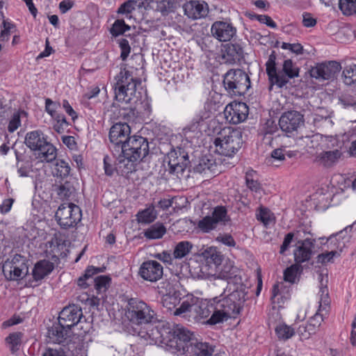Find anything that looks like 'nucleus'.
<instances>
[{
    "label": "nucleus",
    "mask_w": 356,
    "mask_h": 356,
    "mask_svg": "<svg viewBox=\"0 0 356 356\" xmlns=\"http://www.w3.org/2000/svg\"><path fill=\"white\" fill-rule=\"evenodd\" d=\"M351 226L346 227L343 230L340 231L336 234H332L327 239L326 241L322 242L324 245H327L328 249L336 250L339 252V254H341L342 250L345 247V241L344 238V233H347L348 229H351Z\"/></svg>",
    "instance_id": "bb28decb"
},
{
    "label": "nucleus",
    "mask_w": 356,
    "mask_h": 356,
    "mask_svg": "<svg viewBox=\"0 0 356 356\" xmlns=\"http://www.w3.org/2000/svg\"><path fill=\"white\" fill-rule=\"evenodd\" d=\"M339 252L336 250H332L330 252L321 253L317 257V262L324 264L333 261L334 257H339Z\"/></svg>",
    "instance_id": "79ce46f5"
},
{
    "label": "nucleus",
    "mask_w": 356,
    "mask_h": 356,
    "mask_svg": "<svg viewBox=\"0 0 356 356\" xmlns=\"http://www.w3.org/2000/svg\"><path fill=\"white\" fill-rule=\"evenodd\" d=\"M136 4L137 1L136 0H129L118 8V13L126 15L127 18H131V14L136 10Z\"/></svg>",
    "instance_id": "ea45409f"
},
{
    "label": "nucleus",
    "mask_w": 356,
    "mask_h": 356,
    "mask_svg": "<svg viewBox=\"0 0 356 356\" xmlns=\"http://www.w3.org/2000/svg\"><path fill=\"white\" fill-rule=\"evenodd\" d=\"M281 48L288 49L296 55H302L304 52L303 47L300 43H289L284 42L281 44Z\"/></svg>",
    "instance_id": "09e8293b"
},
{
    "label": "nucleus",
    "mask_w": 356,
    "mask_h": 356,
    "mask_svg": "<svg viewBox=\"0 0 356 356\" xmlns=\"http://www.w3.org/2000/svg\"><path fill=\"white\" fill-rule=\"evenodd\" d=\"M341 69L337 61H329L317 64L310 70V75L319 81L332 80Z\"/></svg>",
    "instance_id": "2eb2a0df"
},
{
    "label": "nucleus",
    "mask_w": 356,
    "mask_h": 356,
    "mask_svg": "<svg viewBox=\"0 0 356 356\" xmlns=\"http://www.w3.org/2000/svg\"><path fill=\"white\" fill-rule=\"evenodd\" d=\"M257 19L261 23L265 24L270 28L275 29L277 27L276 23L268 15H257Z\"/></svg>",
    "instance_id": "0e129e2a"
},
{
    "label": "nucleus",
    "mask_w": 356,
    "mask_h": 356,
    "mask_svg": "<svg viewBox=\"0 0 356 356\" xmlns=\"http://www.w3.org/2000/svg\"><path fill=\"white\" fill-rule=\"evenodd\" d=\"M302 24L305 27H313L316 24V19L309 13L302 15Z\"/></svg>",
    "instance_id": "680f3d73"
},
{
    "label": "nucleus",
    "mask_w": 356,
    "mask_h": 356,
    "mask_svg": "<svg viewBox=\"0 0 356 356\" xmlns=\"http://www.w3.org/2000/svg\"><path fill=\"white\" fill-rule=\"evenodd\" d=\"M130 29V26L126 24L123 19H116L110 29V33L113 37H118Z\"/></svg>",
    "instance_id": "e433bc0d"
},
{
    "label": "nucleus",
    "mask_w": 356,
    "mask_h": 356,
    "mask_svg": "<svg viewBox=\"0 0 356 356\" xmlns=\"http://www.w3.org/2000/svg\"><path fill=\"white\" fill-rule=\"evenodd\" d=\"M339 6L345 15L356 14V0H339Z\"/></svg>",
    "instance_id": "4c0bfd02"
},
{
    "label": "nucleus",
    "mask_w": 356,
    "mask_h": 356,
    "mask_svg": "<svg viewBox=\"0 0 356 356\" xmlns=\"http://www.w3.org/2000/svg\"><path fill=\"white\" fill-rule=\"evenodd\" d=\"M140 83V79L133 76L126 65H121L113 85L115 99L122 104L130 103L135 97L137 86Z\"/></svg>",
    "instance_id": "423d86ee"
},
{
    "label": "nucleus",
    "mask_w": 356,
    "mask_h": 356,
    "mask_svg": "<svg viewBox=\"0 0 356 356\" xmlns=\"http://www.w3.org/2000/svg\"><path fill=\"white\" fill-rule=\"evenodd\" d=\"M58 224L67 229L74 226L81 218L80 208L73 203L62 204L56 213Z\"/></svg>",
    "instance_id": "9b49d317"
},
{
    "label": "nucleus",
    "mask_w": 356,
    "mask_h": 356,
    "mask_svg": "<svg viewBox=\"0 0 356 356\" xmlns=\"http://www.w3.org/2000/svg\"><path fill=\"white\" fill-rule=\"evenodd\" d=\"M63 107L65 109V112L71 116L72 119L74 120L76 118V113L72 108V107L70 106L69 102L67 100L63 101Z\"/></svg>",
    "instance_id": "774afa93"
},
{
    "label": "nucleus",
    "mask_w": 356,
    "mask_h": 356,
    "mask_svg": "<svg viewBox=\"0 0 356 356\" xmlns=\"http://www.w3.org/2000/svg\"><path fill=\"white\" fill-rule=\"evenodd\" d=\"M149 152V143L147 138L133 135L122 145V149L117 156V165H119V168H122L124 165L131 170L133 164L143 161L148 155Z\"/></svg>",
    "instance_id": "7ed1b4c3"
},
{
    "label": "nucleus",
    "mask_w": 356,
    "mask_h": 356,
    "mask_svg": "<svg viewBox=\"0 0 356 356\" xmlns=\"http://www.w3.org/2000/svg\"><path fill=\"white\" fill-rule=\"evenodd\" d=\"M166 232V228L162 223H155L147 229L144 236L149 239H159L163 237Z\"/></svg>",
    "instance_id": "7c9ffc66"
},
{
    "label": "nucleus",
    "mask_w": 356,
    "mask_h": 356,
    "mask_svg": "<svg viewBox=\"0 0 356 356\" xmlns=\"http://www.w3.org/2000/svg\"><path fill=\"white\" fill-rule=\"evenodd\" d=\"M318 349L322 356H337L338 355V351L336 349L327 347L325 343L318 347Z\"/></svg>",
    "instance_id": "13d9d810"
},
{
    "label": "nucleus",
    "mask_w": 356,
    "mask_h": 356,
    "mask_svg": "<svg viewBox=\"0 0 356 356\" xmlns=\"http://www.w3.org/2000/svg\"><path fill=\"white\" fill-rule=\"evenodd\" d=\"M127 315L129 321L136 325H148L156 319V313L151 307L137 298L129 300Z\"/></svg>",
    "instance_id": "6e6552de"
},
{
    "label": "nucleus",
    "mask_w": 356,
    "mask_h": 356,
    "mask_svg": "<svg viewBox=\"0 0 356 356\" xmlns=\"http://www.w3.org/2000/svg\"><path fill=\"white\" fill-rule=\"evenodd\" d=\"M70 166L64 160H58L56 163L54 173L56 177L65 178L70 175Z\"/></svg>",
    "instance_id": "c9c22d12"
},
{
    "label": "nucleus",
    "mask_w": 356,
    "mask_h": 356,
    "mask_svg": "<svg viewBox=\"0 0 356 356\" xmlns=\"http://www.w3.org/2000/svg\"><path fill=\"white\" fill-rule=\"evenodd\" d=\"M229 276L214 278L213 286L219 288L220 296L199 302L191 298L184 300L174 314L182 316L191 323L216 325L236 318L246 300L248 289L242 283L228 282Z\"/></svg>",
    "instance_id": "f257e3e1"
},
{
    "label": "nucleus",
    "mask_w": 356,
    "mask_h": 356,
    "mask_svg": "<svg viewBox=\"0 0 356 356\" xmlns=\"http://www.w3.org/2000/svg\"><path fill=\"white\" fill-rule=\"evenodd\" d=\"M119 46L121 50L120 58L122 60H125L131 51V47L129 42L126 39H121L119 40Z\"/></svg>",
    "instance_id": "603ef678"
},
{
    "label": "nucleus",
    "mask_w": 356,
    "mask_h": 356,
    "mask_svg": "<svg viewBox=\"0 0 356 356\" xmlns=\"http://www.w3.org/2000/svg\"><path fill=\"white\" fill-rule=\"evenodd\" d=\"M157 211L155 210L154 207L151 204L145 209L138 211L136 217L139 223L149 224L154 221L157 217Z\"/></svg>",
    "instance_id": "c85d7f7f"
},
{
    "label": "nucleus",
    "mask_w": 356,
    "mask_h": 356,
    "mask_svg": "<svg viewBox=\"0 0 356 356\" xmlns=\"http://www.w3.org/2000/svg\"><path fill=\"white\" fill-rule=\"evenodd\" d=\"M299 266L297 264L291 265L287 268L284 272V280L291 283H294L296 280Z\"/></svg>",
    "instance_id": "37998d69"
},
{
    "label": "nucleus",
    "mask_w": 356,
    "mask_h": 356,
    "mask_svg": "<svg viewBox=\"0 0 356 356\" xmlns=\"http://www.w3.org/2000/svg\"><path fill=\"white\" fill-rule=\"evenodd\" d=\"M275 61L276 55L275 51H273L266 63V70L270 83L269 90H272L273 86L282 88L290 79L299 76L300 68L291 59H286L283 62L280 72L277 71Z\"/></svg>",
    "instance_id": "20e7f679"
},
{
    "label": "nucleus",
    "mask_w": 356,
    "mask_h": 356,
    "mask_svg": "<svg viewBox=\"0 0 356 356\" xmlns=\"http://www.w3.org/2000/svg\"><path fill=\"white\" fill-rule=\"evenodd\" d=\"M229 220L227 210L224 207H216L212 212V216L204 217L197 223V227L204 233H208L216 229L219 223L225 224Z\"/></svg>",
    "instance_id": "4468645a"
},
{
    "label": "nucleus",
    "mask_w": 356,
    "mask_h": 356,
    "mask_svg": "<svg viewBox=\"0 0 356 356\" xmlns=\"http://www.w3.org/2000/svg\"><path fill=\"white\" fill-rule=\"evenodd\" d=\"M111 147L114 156H117L122 149V145L131 138V127L126 123L118 122L113 124L109 131Z\"/></svg>",
    "instance_id": "ddd939ff"
},
{
    "label": "nucleus",
    "mask_w": 356,
    "mask_h": 356,
    "mask_svg": "<svg viewBox=\"0 0 356 356\" xmlns=\"http://www.w3.org/2000/svg\"><path fill=\"white\" fill-rule=\"evenodd\" d=\"M212 35L221 42L229 41L236 33V29L232 24L218 21L214 22L211 29Z\"/></svg>",
    "instance_id": "4be33fe9"
},
{
    "label": "nucleus",
    "mask_w": 356,
    "mask_h": 356,
    "mask_svg": "<svg viewBox=\"0 0 356 356\" xmlns=\"http://www.w3.org/2000/svg\"><path fill=\"white\" fill-rule=\"evenodd\" d=\"M339 102L345 108L356 106V95L344 94L339 97Z\"/></svg>",
    "instance_id": "de8ad7c7"
},
{
    "label": "nucleus",
    "mask_w": 356,
    "mask_h": 356,
    "mask_svg": "<svg viewBox=\"0 0 356 356\" xmlns=\"http://www.w3.org/2000/svg\"><path fill=\"white\" fill-rule=\"evenodd\" d=\"M181 6V0H161L156 2V10L163 15L174 13Z\"/></svg>",
    "instance_id": "c756f323"
},
{
    "label": "nucleus",
    "mask_w": 356,
    "mask_h": 356,
    "mask_svg": "<svg viewBox=\"0 0 356 356\" xmlns=\"http://www.w3.org/2000/svg\"><path fill=\"white\" fill-rule=\"evenodd\" d=\"M225 53L231 57V60L235 61L239 60L243 50L238 44H229L225 48Z\"/></svg>",
    "instance_id": "a19ab883"
},
{
    "label": "nucleus",
    "mask_w": 356,
    "mask_h": 356,
    "mask_svg": "<svg viewBox=\"0 0 356 356\" xmlns=\"http://www.w3.org/2000/svg\"><path fill=\"white\" fill-rule=\"evenodd\" d=\"M285 149L278 148L271 152V156L268 159V163L274 165L275 161H283L285 159Z\"/></svg>",
    "instance_id": "49530a36"
},
{
    "label": "nucleus",
    "mask_w": 356,
    "mask_h": 356,
    "mask_svg": "<svg viewBox=\"0 0 356 356\" xmlns=\"http://www.w3.org/2000/svg\"><path fill=\"white\" fill-rule=\"evenodd\" d=\"M313 122L314 126L322 129H330L334 124L331 118L328 115L324 116L318 113L314 115Z\"/></svg>",
    "instance_id": "72a5a7b5"
},
{
    "label": "nucleus",
    "mask_w": 356,
    "mask_h": 356,
    "mask_svg": "<svg viewBox=\"0 0 356 356\" xmlns=\"http://www.w3.org/2000/svg\"><path fill=\"white\" fill-rule=\"evenodd\" d=\"M193 244L187 241L179 242L174 250L173 257L175 259H181L186 257L191 252Z\"/></svg>",
    "instance_id": "473e14b6"
},
{
    "label": "nucleus",
    "mask_w": 356,
    "mask_h": 356,
    "mask_svg": "<svg viewBox=\"0 0 356 356\" xmlns=\"http://www.w3.org/2000/svg\"><path fill=\"white\" fill-rule=\"evenodd\" d=\"M257 219L261 220L264 225H267L273 222V217L268 209H261L259 213L257 214Z\"/></svg>",
    "instance_id": "3c124183"
},
{
    "label": "nucleus",
    "mask_w": 356,
    "mask_h": 356,
    "mask_svg": "<svg viewBox=\"0 0 356 356\" xmlns=\"http://www.w3.org/2000/svg\"><path fill=\"white\" fill-rule=\"evenodd\" d=\"M42 356H67L64 348L58 346V348H47L43 353Z\"/></svg>",
    "instance_id": "864d4df0"
},
{
    "label": "nucleus",
    "mask_w": 356,
    "mask_h": 356,
    "mask_svg": "<svg viewBox=\"0 0 356 356\" xmlns=\"http://www.w3.org/2000/svg\"><path fill=\"white\" fill-rule=\"evenodd\" d=\"M59 104L55 102H53L50 99L47 98L45 100V109L46 111L51 116L55 115V113H57L56 109L58 108Z\"/></svg>",
    "instance_id": "4d7b16f0"
},
{
    "label": "nucleus",
    "mask_w": 356,
    "mask_h": 356,
    "mask_svg": "<svg viewBox=\"0 0 356 356\" xmlns=\"http://www.w3.org/2000/svg\"><path fill=\"white\" fill-rule=\"evenodd\" d=\"M309 324H302L297 329V334L301 340L307 339L312 334H315Z\"/></svg>",
    "instance_id": "a18cd8bd"
},
{
    "label": "nucleus",
    "mask_w": 356,
    "mask_h": 356,
    "mask_svg": "<svg viewBox=\"0 0 356 356\" xmlns=\"http://www.w3.org/2000/svg\"><path fill=\"white\" fill-rule=\"evenodd\" d=\"M152 257L167 264H171L172 261V257L171 254L167 251H163L162 252L160 253H156L153 254Z\"/></svg>",
    "instance_id": "5fc2aeb1"
},
{
    "label": "nucleus",
    "mask_w": 356,
    "mask_h": 356,
    "mask_svg": "<svg viewBox=\"0 0 356 356\" xmlns=\"http://www.w3.org/2000/svg\"><path fill=\"white\" fill-rule=\"evenodd\" d=\"M3 29L1 32L0 35V40L4 41L8 40L9 35H10V29L13 27V25L8 22L3 21Z\"/></svg>",
    "instance_id": "bf43d9fd"
},
{
    "label": "nucleus",
    "mask_w": 356,
    "mask_h": 356,
    "mask_svg": "<svg viewBox=\"0 0 356 356\" xmlns=\"http://www.w3.org/2000/svg\"><path fill=\"white\" fill-rule=\"evenodd\" d=\"M316 240L312 238H305L297 242L296 248L293 251L294 260L297 264H301L309 261L313 253Z\"/></svg>",
    "instance_id": "412c9836"
},
{
    "label": "nucleus",
    "mask_w": 356,
    "mask_h": 356,
    "mask_svg": "<svg viewBox=\"0 0 356 356\" xmlns=\"http://www.w3.org/2000/svg\"><path fill=\"white\" fill-rule=\"evenodd\" d=\"M275 331L277 338L283 341L288 340L295 334L294 328L285 323L277 325L275 328Z\"/></svg>",
    "instance_id": "2f4dec72"
},
{
    "label": "nucleus",
    "mask_w": 356,
    "mask_h": 356,
    "mask_svg": "<svg viewBox=\"0 0 356 356\" xmlns=\"http://www.w3.org/2000/svg\"><path fill=\"white\" fill-rule=\"evenodd\" d=\"M72 331L69 327H65L60 325V323L54 324L48 330V337L50 340L56 343L64 342L68 337L71 336Z\"/></svg>",
    "instance_id": "a878e982"
},
{
    "label": "nucleus",
    "mask_w": 356,
    "mask_h": 356,
    "mask_svg": "<svg viewBox=\"0 0 356 356\" xmlns=\"http://www.w3.org/2000/svg\"><path fill=\"white\" fill-rule=\"evenodd\" d=\"M138 273L144 280L155 282L162 277L163 268L158 261L148 260L141 264Z\"/></svg>",
    "instance_id": "6ab92c4d"
},
{
    "label": "nucleus",
    "mask_w": 356,
    "mask_h": 356,
    "mask_svg": "<svg viewBox=\"0 0 356 356\" xmlns=\"http://www.w3.org/2000/svg\"><path fill=\"white\" fill-rule=\"evenodd\" d=\"M319 279L321 280V287L318 296V309L316 314L309 319L308 324L311 326L315 333L319 330L324 318L328 316L330 309V298L329 296V291L327 286L323 285V275H319Z\"/></svg>",
    "instance_id": "9d476101"
},
{
    "label": "nucleus",
    "mask_w": 356,
    "mask_h": 356,
    "mask_svg": "<svg viewBox=\"0 0 356 356\" xmlns=\"http://www.w3.org/2000/svg\"><path fill=\"white\" fill-rule=\"evenodd\" d=\"M110 278L106 276H99L96 277L93 282H95V288L97 293L105 291L109 285Z\"/></svg>",
    "instance_id": "c03bdc74"
},
{
    "label": "nucleus",
    "mask_w": 356,
    "mask_h": 356,
    "mask_svg": "<svg viewBox=\"0 0 356 356\" xmlns=\"http://www.w3.org/2000/svg\"><path fill=\"white\" fill-rule=\"evenodd\" d=\"M23 333L21 332H16L9 334L6 340L9 345V348L13 353L18 350L22 342Z\"/></svg>",
    "instance_id": "f704fd0d"
},
{
    "label": "nucleus",
    "mask_w": 356,
    "mask_h": 356,
    "mask_svg": "<svg viewBox=\"0 0 356 356\" xmlns=\"http://www.w3.org/2000/svg\"><path fill=\"white\" fill-rule=\"evenodd\" d=\"M304 122L303 115L296 111H289L282 114L279 120L281 130L286 133L297 131Z\"/></svg>",
    "instance_id": "a211bd4d"
},
{
    "label": "nucleus",
    "mask_w": 356,
    "mask_h": 356,
    "mask_svg": "<svg viewBox=\"0 0 356 356\" xmlns=\"http://www.w3.org/2000/svg\"><path fill=\"white\" fill-rule=\"evenodd\" d=\"M216 240L229 247H234L236 245L234 239L229 234L219 236L217 237Z\"/></svg>",
    "instance_id": "052dcab7"
},
{
    "label": "nucleus",
    "mask_w": 356,
    "mask_h": 356,
    "mask_svg": "<svg viewBox=\"0 0 356 356\" xmlns=\"http://www.w3.org/2000/svg\"><path fill=\"white\" fill-rule=\"evenodd\" d=\"M216 151L221 155L232 156L241 147L242 133L231 127L222 129L214 140Z\"/></svg>",
    "instance_id": "0eeeda50"
},
{
    "label": "nucleus",
    "mask_w": 356,
    "mask_h": 356,
    "mask_svg": "<svg viewBox=\"0 0 356 356\" xmlns=\"http://www.w3.org/2000/svg\"><path fill=\"white\" fill-rule=\"evenodd\" d=\"M341 156L342 153L339 149L323 151L316 156L314 161L319 165L328 168L334 165Z\"/></svg>",
    "instance_id": "393cba45"
},
{
    "label": "nucleus",
    "mask_w": 356,
    "mask_h": 356,
    "mask_svg": "<svg viewBox=\"0 0 356 356\" xmlns=\"http://www.w3.org/2000/svg\"><path fill=\"white\" fill-rule=\"evenodd\" d=\"M193 171L209 177L218 172L217 164L211 155H206L199 160L198 163L194 166Z\"/></svg>",
    "instance_id": "b1692460"
},
{
    "label": "nucleus",
    "mask_w": 356,
    "mask_h": 356,
    "mask_svg": "<svg viewBox=\"0 0 356 356\" xmlns=\"http://www.w3.org/2000/svg\"><path fill=\"white\" fill-rule=\"evenodd\" d=\"M169 172L172 174L182 173L187 166L188 156L181 148L172 149L167 154Z\"/></svg>",
    "instance_id": "dca6fc26"
},
{
    "label": "nucleus",
    "mask_w": 356,
    "mask_h": 356,
    "mask_svg": "<svg viewBox=\"0 0 356 356\" xmlns=\"http://www.w3.org/2000/svg\"><path fill=\"white\" fill-rule=\"evenodd\" d=\"M293 236H294V234L292 232L288 233L285 236V237L284 238V241L282 243V245H281V248H280V253L281 254H283L288 249L290 243H291V241L293 240Z\"/></svg>",
    "instance_id": "69168bd1"
},
{
    "label": "nucleus",
    "mask_w": 356,
    "mask_h": 356,
    "mask_svg": "<svg viewBox=\"0 0 356 356\" xmlns=\"http://www.w3.org/2000/svg\"><path fill=\"white\" fill-rule=\"evenodd\" d=\"M24 143L35 152L36 159L42 163H51L56 159V148L47 140V136L40 130L27 132Z\"/></svg>",
    "instance_id": "39448f33"
},
{
    "label": "nucleus",
    "mask_w": 356,
    "mask_h": 356,
    "mask_svg": "<svg viewBox=\"0 0 356 356\" xmlns=\"http://www.w3.org/2000/svg\"><path fill=\"white\" fill-rule=\"evenodd\" d=\"M223 84L230 95L241 96L250 88V80L244 71L240 69L230 70L224 76Z\"/></svg>",
    "instance_id": "1a4fd4ad"
},
{
    "label": "nucleus",
    "mask_w": 356,
    "mask_h": 356,
    "mask_svg": "<svg viewBox=\"0 0 356 356\" xmlns=\"http://www.w3.org/2000/svg\"><path fill=\"white\" fill-rule=\"evenodd\" d=\"M83 317L82 309L80 307L72 305L63 309L58 316V321L65 327H72L77 325L81 318Z\"/></svg>",
    "instance_id": "f3484780"
},
{
    "label": "nucleus",
    "mask_w": 356,
    "mask_h": 356,
    "mask_svg": "<svg viewBox=\"0 0 356 356\" xmlns=\"http://www.w3.org/2000/svg\"><path fill=\"white\" fill-rule=\"evenodd\" d=\"M13 203V199H6L3 201L2 204L0 206V212L1 213H6L11 209Z\"/></svg>",
    "instance_id": "338daca9"
},
{
    "label": "nucleus",
    "mask_w": 356,
    "mask_h": 356,
    "mask_svg": "<svg viewBox=\"0 0 356 356\" xmlns=\"http://www.w3.org/2000/svg\"><path fill=\"white\" fill-rule=\"evenodd\" d=\"M250 174H246L247 186L252 191L258 192L261 189L260 184L253 179L250 178Z\"/></svg>",
    "instance_id": "e2e57ef3"
},
{
    "label": "nucleus",
    "mask_w": 356,
    "mask_h": 356,
    "mask_svg": "<svg viewBox=\"0 0 356 356\" xmlns=\"http://www.w3.org/2000/svg\"><path fill=\"white\" fill-rule=\"evenodd\" d=\"M249 108L243 102H232L225 108V116L227 121L236 124L243 122L248 117Z\"/></svg>",
    "instance_id": "aec40b11"
},
{
    "label": "nucleus",
    "mask_w": 356,
    "mask_h": 356,
    "mask_svg": "<svg viewBox=\"0 0 356 356\" xmlns=\"http://www.w3.org/2000/svg\"><path fill=\"white\" fill-rule=\"evenodd\" d=\"M207 4L199 1L191 0L184 4V14L193 19H200L207 14Z\"/></svg>",
    "instance_id": "5701e85b"
},
{
    "label": "nucleus",
    "mask_w": 356,
    "mask_h": 356,
    "mask_svg": "<svg viewBox=\"0 0 356 356\" xmlns=\"http://www.w3.org/2000/svg\"><path fill=\"white\" fill-rule=\"evenodd\" d=\"M74 188L68 182H65L59 186L58 194L62 198H68L74 193Z\"/></svg>",
    "instance_id": "8fccbe9b"
},
{
    "label": "nucleus",
    "mask_w": 356,
    "mask_h": 356,
    "mask_svg": "<svg viewBox=\"0 0 356 356\" xmlns=\"http://www.w3.org/2000/svg\"><path fill=\"white\" fill-rule=\"evenodd\" d=\"M343 82L348 86L356 83V65L346 67L343 71Z\"/></svg>",
    "instance_id": "58836bf2"
},
{
    "label": "nucleus",
    "mask_w": 356,
    "mask_h": 356,
    "mask_svg": "<svg viewBox=\"0 0 356 356\" xmlns=\"http://www.w3.org/2000/svg\"><path fill=\"white\" fill-rule=\"evenodd\" d=\"M21 124L20 117L18 113H15L9 122L8 127V131L14 132Z\"/></svg>",
    "instance_id": "6e6d98bb"
},
{
    "label": "nucleus",
    "mask_w": 356,
    "mask_h": 356,
    "mask_svg": "<svg viewBox=\"0 0 356 356\" xmlns=\"http://www.w3.org/2000/svg\"><path fill=\"white\" fill-rule=\"evenodd\" d=\"M3 273L8 280H18L23 278L29 271L26 259L15 255L11 260H6L2 266Z\"/></svg>",
    "instance_id": "f8f14e48"
},
{
    "label": "nucleus",
    "mask_w": 356,
    "mask_h": 356,
    "mask_svg": "<svg viewBox=\"0 0 356 356\" xmlns=\"http://www.w3.org/2000/svg\"><path fill=\"white\" fill-rule=\"evenodd\" d=\"M54 268V264L48 260L39 261L35 264L32 272L33 279L35 281L42 280L53 270Z\"/></svg>",
    "instance_id": "cd10ccee"
},
{
    "label": "nucleus",
    "mask_w": 356,
    "mask_h": 356,
    "mask_svg": "<svg viewBox=\"0 0 356 356\" xmlns=\"http://www.w3.org/2000/svg\"><path fill=\"white\" fill-rule=\"evenodd\" d=\"M138 335L177 356H211L213 347L207 342L197 341L193 334L184 327L172 332L163 324L148 325L147 331H140Z\"/></svg>",
    "instance_id": "f03ea898"
}]
</instances>
